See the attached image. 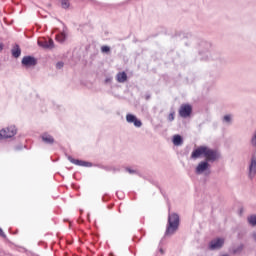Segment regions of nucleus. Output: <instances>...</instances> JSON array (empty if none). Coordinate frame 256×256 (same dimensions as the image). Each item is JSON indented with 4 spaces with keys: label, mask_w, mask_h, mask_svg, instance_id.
<instances>
[{
    "label": "nucleus",
    "mask_w": 256,
    "mask_h": 256,
    "mask_svg": "<svg viewBox=\"0 0 256 256\" xmlns=\"http://www.w3.org/2000/svg\"><path fill=\"white\" fill-rule=\"evenodd\" d=\"M201 155H203L205 157V161L207 163L213 162V161H217V151L207 147V146H200L197 149H195L192 154H191V158L192 159H199V157H201Z\"/></svg>",
    "instance_id": "nucleus-1"
},
{
    "label": "nucleus",
    "mask_w": 256,
    "mask_h": 256,
    "mask_svg": "<svg viewBox=\"0 0 256 256\" xmlns=\"http://www.w3.org/2000/svg\"><path fill=\"white\" fill-rule=\"evenodd\" d=\"M177 229H179V215L175 213L170 214L165 235H173Z\"/></svg>",
    "instance_id": "nucleus-2"
},
{
    "label": "nucleus",
    "mask_w": 256,
    "mask_h": 256,
    "mask_svg": "<svg viewBox=\"0 0 256 256\" xmlns=\"http://www.w3.org/2000/svg\"><path fill=\"white\" fill-rule=\"evenodd\" d=\"M17 135V128L15 126H9L8 128H3L0 130V141L1 139H11Z\"/></svg>",
    "instance_id": "nucleus-3"
},
{
    "label": "nucleus",
    "mask_w": 256,
    "mask_h": 256,
    "mask_svg": "<svg viewBox=\"0 0 256 256\" xmlns=\"http://www.w3.org/2000/svg\"><path fill=\"white\" fill-rule=\"evenodd\" d=\"M223 245H225V239L216 238L209 242L208 249L209 251H219V249H222Z\"/></svg>",
    "instance_id": "nucleus-4"
},
{
    "label": "nucleus",
    "mask_w": 256,
    "mask_h": 256,
    "mask_svg": "<svg viewBox=\"0 0 256 256\" xmlns=\"http://www.w3.org/2000/svg\"><path fill=\"white\" fill-rule=\"evenodd\" d=\"M191 113H193V108L189 104H183L180 106L179 115L183 119H187V117H191Z\"/></svg>",
    "instance_id": "nucleus-5"
},
{
    "label": "nucleus",
    "mask_w": 256,
    "mask_h": 256,
    "mask_svg": "<svg viewBox=\"0 0 256 256\" xmlns=\"http://www.w3.org/2000/svg\"><path fill=\"white\" fill-rule=\"evenodd\" d=\"M203 173H205L206 175H209V173H211L209 171V162L207 161L200 162L196 167L197 175H203Z\"/></svg>",
    "instance_id": "nucleus-6"
},
{
    "label": "nucleus",
    "mask_w": 256,
    "mask_h": 256,
    "mask_svg": "<svg viewBox=\"0 0 256 256\" xmlns=\"http://www.w3.org/2000/svg\"><path fill=\"white\" fill-rule=\"evenodd\" d=\"M38 45L39 47H42V49H53V47H55L53 39L47 40L45 38L38 39Z\"/></svg>",
    "instance_id": "nucleus-7"
},
{
    "label": "nucleus",
    "mask_w": 256,
    "mask_h": 256,
    "mask_svg": "<svg viewBox=\"0 0 256 256\" xmlns=\"http://www.w3.org/2000/svg\"><path fill=\"white\" fill-rule=\"evenodd\" d=\"M22 65L24 67H35L37 65V59L33 56H25L22 58Z\"/></svg>",
    "instance_id": "nucleus-8"
},
{
    "label": "nucleus",
    "mask_w": 256,
    "mask_h": 256,
    "mask_svg": "<svg viewBox=\"0 0 256 256\" xmlns=\"http://www.w3.org/2000/svg\"><path fill=\"white\" fill-rule=\"evenodd\" d=\"M126 121H127V123H133V125L136 126L137 128L143 127V122H141V120L137 119V116H135L133 114H127Z\"/></svg>",
    "instance_id": "nucleus-9"
},
{
    "label": "nucleus",
    "mask_w": 256,
    "mask_h": 256,
    "mask_svg": "<svg viewBox=\"0 0 256 256\" xmlns=\"http://www.w3.org/2000/svg\"><path fill=\"white\" fill-rule=\"evenodd\" d=\"M68 161H70V163H73L74 165H78L79 167H93V164L91 162L74 159L71 156H68Z\"/></svg>",
    "instance_id": "nucleus-10"
},
{
    "label": "nucleus",
    "mask_w": 256,
    "mask_h": 256,
    "mask_svg": "<svg viewBox=\"0 0 256 256\" xmlns=\"http://www.w3.org/2000/svg\"><path fill=\"white\" fill-rule=\"evenodd\" d=\"M256 175V156H252L249 165V177L253 179Z\"/></svg>",
    "instance_id": "nucleus-11"
},
{
    "label": "nucleus",
    "mask_w": 256,
    "mask_h": 256,
    "mask_svg": "<svg viewBox=\"0 0 256 256\" xmlns=\"http://www.w3.org/2000/svg\"><path fill=\"white\" fill-rule=\"evenodd\" d=\"M41 139L47 145H53V143H55V139L53 138V136L47 133L42 134Z\"/></svg>",
    "instance_id": "nucleus-12"
},
{
    "label": "nucleus",
    "mask_w": 256,
    "mask_h": 256,
    "mask_svg": "<svg viewBox=\"0 0 256 256\" xmlns=\"http://www.w3.org/2000/svg\"><path fill=\"white\" fill-rule=\"evenodd\" d=\"M244 249H245V245L239 244L237 246L232 247L231 253H233V255H241V253H243Z\"/></svg>",
    "instance_id": "nucleus-13"
},
{
    "label": "nucleus",
    "mask_w": 256,
    "mask_h": 256,
    "mask_svg": "<svg viewBox=\"0 0 256 256\" xmlns=\"http://www.w3.org/2000/svg\"><path fill=\"white\" fill-rule=\"evenodd\" d=\"M172 143L176 147H180V145H183V137L179 134L174 135L172 139Z\"/></svg>",
    "instance_id": "nucleus-14"
},
{
    "label": "nucleus",
    "mask_w": 256,
    "mask_h": 256,
    "mask_svg": "<svg viewBox=\"0 0 256 256\" xmlns=\"http://www.w3.org/2000/svg\"><path fill=\"white\" fill-rule=\"evenodd\" d=\"M11 53H12V56H13L15 59H19V57H21V48L19 47L18 44H16V45L12 48Z\"/></svg>",
    "instance_id": "nucleus-15"
},
{
    "label": "nucleus",
    "mask_w": 256,
    "mask_h": 256,
    "mask_svg": "<svg viewBox=\"0 0 256 256\" xmlns=\"http://www.w3.org/2000/svg\"><path fill=\"white\" fill-rule=\"evenodd\" d=\"M117 81H118V83H125V81H127V73H125V72L118 73Z\"/></svg>",
    "instance_id": "nucleus-16"
},
{
    "label": "nucleus",
    "mask_w": 256,
    "mask_h": 256,
    "mask_svg": "<svg viewBox=\"0 0 256 256\" xmlns=\"http://www.w3.org/2000/svg\"><path fill=\"white\" fill-rule=\"evenodd\" d=\"M59 1L62 9H69V7H71L70 0H59Z\"/></svg>",
    "instance_id": "nucleus-17"
},
{
    "label": "nucleus",
    "mask_w": 256,
    "mask_h": 256,
    "mask_svg": "<svg viewBox=\"0 0 256 256\" xmlns=\"http://www.w3.org/2000/svg\"><path fill=\"white\" fill-rule=\"evenodd\" d=\"M66 39L67 34H65V32H61L60 34L56 35V40L59 41V43H64Z\"/></svg>",
    "instance_id": "nucleus-18"
},
{
    "label": "nucleus",
    "mask_w": 256,
    "mask_h": 256,
    "mask_svg": "<svg viewBox=\"0 0 256 256\" xmlns=\"http://www.w3.org/2000/svg\"><path fill=\"white\" fill-rule=\"evenodd\" d=\"M233 114H226L225 115V125H233Z\"/></svg>",
    "instance_id": "nucleus-19"
},
{
    "label": "nucleus",
    "mask_w": 256,
    "mask_h": 256,
    "mask_svg": "<svg viewBox=\"0 0 256 256\" xmlns=\"http://www.w3.org/2000/svg\"><path fill=\"white\" fill-rule=\"evenodd\" d=\"M248 223H249V225H252V227H255L256 226V215L249 216Z\"/></svg>",
    "instance_id": "nucleus-20"
},
{
    "label": "nucleus",
    "mask_w": 256,
    "mask_h": 256,
    "mask_svg": "<svg viewBox=\"0 0 256 256\" xmlns=\"http://www.w3.org/2000/svg\"><path fill=\"white\" fill-rule=\"evenodd\" d=\"M101 51L103 53H111V47H109V46H102L101 47Z\"/></svg>",
    "instance_id": "nucleus-21"
},
{
    "label": "nucleus",
    "mask_w": 256,
    "mask_h": 256,
    "mask_svg": "<svg viewBox=\"0 0 256 256\" xmlns=\"http://www.w3.org/2000/svg\"><path fill=\"white\" fill-rule=\"evenodd\" d=\"M168 121H175V111L171 112L168 116Z\"/></svg>",
    "instance_id": "nucleus-22"
},
{
    "label": "nucleus",
    "mask_w": 256,
    "mask_h": 256,
    "mask_svg": "<svg viewBox=\"0 0 256 256\" xmlns=\"http://www.w3.org/2000/svg\"><path fill=\"white\" fill-rule=\"evenodd\" d=\"M64 65H65V63H63V62H57V64H56V69H63V67H64Z\"/></svg>",
    "instance_id": "nucleus-23"
},
{
    "label": "nucleus",
    "mask_w": 256,
    "mask_h": 256,
    "mask_svg": "<svg viewBox=\"0 0 256 256\" xmlns=\"http://www.w3.org/2000/svg\"><path fill=\"white\" fill-rule=\"evenodd\" d=\"M251 238L256 242V230L251 233Z\"/></svg>",
    "instance_id": "nucleus-24"
},
{
    "label": "nucleus",
    "mask_w": 256,
    "mask_h": 256,
    "mask_svg": "<svg viewBox=\"0 0 256 256\" xmlns=\"http://www.w3.org/2000/svg\"><path fill=\"white\" fill-rule=\"evenodd\" d=\"M126 171H128V173H130V174L135 173V170H131V168H127Z\"/></svg>",
    "instance_id": "nucleus-25"
},
{
    "label": "nucleus",
    "mask_w": 256,
    "mask_h": 256,
    "mask_svg": "<svg viewBox=\"0 0 256 256\" xmlns=\"http://www.w3.org/2000/svg\"><path fill=\"white\" fill-rule=\"evenodd\" d=\"M0 235L1 237H5V233L3 232V229L0 228Z\"/></svg>",
    "instance_id": "nucleus-26"
},
{
    "label": "nucleus",
    "mask_w": 256,
    "mask_h": 256,
    "mask_svg": "<svg viewBox=\"0 0 256 256\" xmlns=\"http://www.w3.org/2000/svg\"><path fill=\"white\" fill-rule=\"evenodd\" d=\"M0 51H3V43H0Z\"/></svg>",
    "instance_id": "nucleus-27"
},
{
    "label": "nucleus",
    "mask_w": 256,
    "mask_h": 256,
    "mask_svg": "<svg viewBox=\"0 0 256 256\" xmlns=\"http://www.w3.org/2000/svg\"><path fill=\"white\" fill-rule=\"evenodd\" d=\"M243 214V208H240V215Z\"/></svg>",
    "instance_id": "nucleus-28"
},
{
    "label": "nucleus",
    "mask_w": 256,
    "mask_h": 256,
    "mask_svg": "<svg viewBox=\"0 0 256 256\" xmlns=\"http://www.w3.org/2000/svg\"><path fill=\"white\" fill-rule=\"evenodd\" d=\"M160 253H162V254L164 253V252H163V249H160Z\"/></svg>",
    "instance_id": "nucleus-29"
},
{
    "label": "nucleus",
    "mask_w": 256,
    "mask_h": 256,
    "mask_svg": "<svg viewBox=\"0 0 256 256\" xmlns=\"http://www.w3.org/2000/svg\"><path fill=\"white\" fill-rule=\"evenodd\" d=\"M110 255L113 256V253H111Z\"/></svg>",
    "instance_id": "nucleus-30"
},
{
    "label": "nucleus",
    "mask_w": 256,
    "mask_h": 256,
    "mask_svg": "<svg viewBox=\"0 0 256 256\" xmlns=\"http://www.w3.org/2000/svg\"><path fill=\"white\" fill-rule=\"evenodd\" d=\"M225 256H228V255H225Z\"/></svg>",
    "instance_id": "nucleus-31"
}]
</instances>
